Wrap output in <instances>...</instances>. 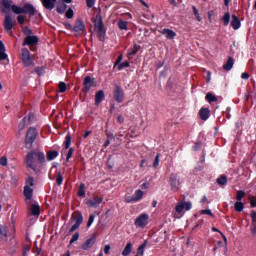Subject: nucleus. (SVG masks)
<instances>
[{"instance_id":"f3484780","label":"nucleus","mask_w":256,"mask_h":256,"mask_svg":"<svg viewBox=\"0 0 256 256\" xmlns=\"http://www.w3.org/2000/svg\"><path fill=\"white\" fill-rule=\"evenodd\" d=\"M94 101H95L96 106L101 105V103H103V101H105V91H103V90L97 91L95 94Z\"/></svg>"},{"instance_id":"13d9d810","label":"nucleus","mask_w":256,"mask_h":256,"mask_svg":"<svg viewBox=\"0 0 256 256\" xmlns=\"http://www.w3.org/2000/svg\"><path fill=\"white\" fill-rule=\"evenodd\" d=\"M93 221H95V215L91 214L88 218L87 227H91L93 225Z\"/></svg>"},{"instance_id":"72a5a7b5","label":"nucleus","mask_w":256,"mask_h":256,"mask_svg":"<svg viewBox=\"0 0 256 256\" xmlns=\"http://www.w3.org/2000/svg\"><path fill=\"white\" fill-rule=\"evenodd\" d=\"M128 67H131V64L129 63V61H124L117 65V70L123 71V69H127Z\"/></svg>"},{"instance_id":"c03bdc74","label":"nucleus","mask_w":256,"mask_h":256,"mask_svg":"<svg viewBox=\"0 0 256 256\" xmlns=\"http://www.w3.org/2000/svg\"><path fill=\"white\" fill-rule=\"evenodd\" d=\"M245 197V190H239L236 194L237 201H243V198Z\"/></svg>"},{"instance_id":"4468645a","label":"nucleus","mask_w":256,"mask_h":256,"mask_svg":"<svg viewBox=\"0 0 256 256\" xmlns=\"http://www.w3.org/2000/svg\"><path fill=\"white\" fill-rule=\"evenodd\" d=\"M141 199H143L142 190H136L133 196L126 198V203H137Z\"/></svg>"},{"instance_id":"393cba45","label":"nucleus","mask_w":256,"mask_h":256,"mask_svg":"<svg viewBox=\"0 0 256 256\" xmlns=\"http://www.w3.org/2000/svg\"><path fill=\"white\" fill-rule=\"evenodd\" d=\"M57 157H59V151L57 150H50L46 153L47 161H54V159H57Z\"/></svg>"},{"instance_id":"338daca9","label":"nucleus","mask_w":256,"mask_h":256,"mask_svg":"<svg viewBox=\"0 0 256 256\" xmlns=\"http://www.w3.org/2000/svg\"><path fill=\"white\" fill-rule=\"evenodd\" d=\"M64 26L68 31H73V25H71V23L65 22Z\"/></svg>"},{"instance_id":"f257e3e1","label":"nucleus","mask_w":256,"mask_h":256,"mask_svg":"<svg viewBox=\"0 0 256 256\" xmlns=\"http://www.w3.org/2000/svg\"><path fill=\"white\" fill-rule=\"evenodd\" d=\"M2 13L7 14L9 13V9H11L12 12L15 13V15H29V17H34L35 13H37V10L35 9V6H33L30 3H26L23 5V7H19L17 5H13L12 0H2Z\"/></svg>"},{"instance_id":"3c124183","label":"nucleus","mask_w":256,"mask_h":256,"mask_svg":"<svg viewBox=\"0 0 256 256\" xmlns=\"http://www.w3.org/2000/svg\"><path fill=\"white\" fill-rule=\"evenodd\" d=\"M22 33L24 35H28L29 36H32L33 35V30H31L29 27L25 26L23 29H22Z\"/></svg>"},{"instance_id":"2f4dec72","label":"nucleus","mask_w":256,"mask_h":256,"mask_svg":"<svg viewBox=\"0 0 256 256\" xmlns=\"http://www.w3.org/2000/svg\"><path fill=\"white\" fill-rule=\"evenodd\" d=\"M45 69V66H37L34 69V73H37L39 77H43V75H45Z\"/></svg>"},{"instance_id":"a19ab883","label":"nucleus","mask_w":256,"mask_h":256,"mask_svg":"<svg viewBox=\"0 0 256 256\" xmlns=\"http://www.w3.org/2000/svg\"><path fill=\"white\" fill-rule=\"evenodd\" d=\"M225 27H227V25H229V22L231 21V15L229 14V12H226L222 18Z\"/></svg>"},{"instance_id":"a18cd8bd","label":"nucleus","mask_w":256,"mask_h":256,"mask_svg":"<svg viewBox=\"0 0 256 256\" xmlns=\"http://www.w3.org/2000/svg\"><path fill=\"white\" fill-rule=\"evenodd\" d=\"M30 252H31V246L24 245L22 249V256H28Z\"/></svg>"},{"instance_id":"5701e85b","label":"nucleus","mask_w":256,"mask_h":256,"mask_svg":"<svg viewBox=\"0 0 256 256\" xmlns=\"http://www.w3.org/2000/svg\"><path fill=\"white\" fill-rule=\"evenodd\" d=\"M93 245H95V237L87 239L86 242L82 244V249L83 251H89Z\"/></svg>"},{"instance_id":"aec40b11","label":"nucleus","mask_w":256,"mask_h":256,"mask_svg":"<svg viewBox=\"0 0 256 256\" xmlns=\"http://www.w3.org/2000/svg\"><path fill=\"white\" fill-rule=\"evenodd\" d=\"M161 34L162 35H165L166 36V39H175V37H177V33H175V31L171 30V29H168V28H164L162 31H161Z\"/></svg>"},{"instance_id":"0e129e2a","label":"nucleus","mask_w":256,"mask_h":256,"mask_svg":"<svg viewBox=\"0 0 256 256\" xmlns=\"http://www.w3.org/2000/svg\"><path fill=\"white\" fill-rule=\"evenodd\" d=\"M0 165H2V167H7V157L0 158Z\"/></svg>"},{"instance_id":"ddd939ff","label":"nucleus","mask_w":256,"mask_h":256,"mask_svg":"<svg viewBox=\"0 0 256 256\" xmlns=\"http://www.w3.org/2000/svg\"><path fill=\"white\" fill-rule=\"evenodd\" d=\"M3 26L5 31H13L14 24H13V17H11V14L6 13Z\"/></svg>"},{"instance_id":"f8f14e48","label":"nucleus","mask_w":256,"mask_h":256,"mask_svg":"<svg viewBox=\"0 0 256 256\" xmlns=\"http://www.w3.org/2000/svg\"><path fill=\"white\" fill-rule=\"evenodd\" d=\"M73 31L74 33H77V35H83V33L85 32V22H83V20L81 19L76 20Z\"/></svg>"},{"instance_id":"9d476101","label":"nucleus","mask_w":256,"mask_h":256,"mask_svg":"<svg viewBox=\"0 0 256 256\" xmlns=\"http://www.w3.org/2000/svg\"><path fill=\"white\" fill-rule=\"evenodd\" d=\"M169 183L172 191H179V187H181V181L179 180V176L175 173H172L169 178Z\"/></svg>"},{"instance_id":"a211bd4d","label":"nucleus","mask_w":256,"mask_h":256,"mask_svg":"<svg viewBox=\"0 0 256 256\" xmlns=\"http://www.w3.org/2000/svg\"><path fill=\"white\" fill-rule=\"evenodd\" d=\"M211 115V110L209 108H201L199 111V117L202 121H207Z\"/></svg>"},{"instance_id":"473e14b6","label":"nucleus","mask_w":256,"mask_h":256,"mask_svg":"<svg viewBox=\"0 0 256 256\" xmlns=\"http://www.w3.org/2000/svg\"><path fill=\"white\" fill-rule=\"evenodd\" d=\"M234 209H235V211H237V213H241V211H243V209H245V204H243V202H241V201H237L234 204Z\"/></svg>"},{"instance_id":"7ed1b4c3","label":"nucleus","mask_w":256,"mask_h":256,"mask_svg":"<svg viewBox=\"0 0 256 256\" xmlns=\"http://www.w3.org/2000/svg\"><path fill=\"white\" fill-rule=\"evenodd\" d=\"M39 135V132L37 131V128L30 127L25 136V147L26 149H32L33 143L37 140V137Z\"/></svg>"},{"instance_id":"dca6fc26","label":"nucleus","mask_w":256,"mask_h":256,"mask_svg":"<svg viewBox=\"0 0 256 256\" xmlns=\"http://www.w3.org/2000/svg\"><path fill=\"white\" fill-rule=\"evenodd\" d=\"M41 3L44 9H47V11H53V9H55L57 0H41Z\"/></svg>"},{"instance_id":"412c9836","label":"nucleus","mask_w":256,"mask_h":256,"mask_svg":"<svg viewBox=\"0 0 256 256\" xmlns=\"http://www.w3.org/2000/svg\"><path fill=\"white\" fill-rule=\"evenodd\" d=\"M23 194L26 201H31L33 199V188L31 186H24Z\"/></svg>"},{"instance_id":"f03ea898","label":"nucleus","mask_w":256,"mask_h":256,"mask_svg":"<svg viewBox=\"0 0 256 256\" xmlns=\"http://www.w3.org/2000/svg\"><path fill=\"white\" fill-rule=\"evenodd\" d=\"M35 157H37L38 163L40 165H46L47 161L45 160V153L43 151L35 149L27 153L25 157L26 167L27 169H31L32 171H34V173H40L41 166L35 164Z\"/></svg>"},{"instance_id":"e2e57ef3","label":"nucleus","mask_w":256,"mask_h":256,"mask_svg":"<svg viewBox=\"0 0 256 256\" xmlns=\"http://www.w3.org/2000/svg\"><path fill=\"white\" fill-rule=\"evenodd\" d=\"M201 215H209L210 217H214L213 212L210 209L201 210Z\"/></svg>"},{"instance_id":"4be33fe9","label":"nucleus","mask_w":256,"mask_h":256,"mask_svg":"<svg viewBox=\"0 0 256 256\" xmlns=\"http://www.w3.org/2000/svg\"><path fill=\"white\" fill-rule=\"evenodd\" d=\"M30 212L34 217H39L41 215V206L39 204H31Z\"/></svg>"},{"instance_id":"de8ad7c7","label":"nucleus","mask_w":256,"mask_h":256,"mask_svg":"<svg viewBox=\"0 0 256 256\" xmlns=\"http://www.w3.org/2000/svg\"><path fill=\"white\" fill-rule=\"evenodd\" d=\"M75 16V12H73L72 8H69L66 13H65V17L66 19H73V17Z\"/></svg>"},{"instance_id":"603ef678","label":"nucleus","mask_w":256,"mask_h":256,"mask_svg":"<svg viewBox=\"0 0 256 256\" xmlns=\"http://www.w3.org/2000/svg\"><path fill=\"white\" fill-rule=\"evenodd\" d=\"M250 217L252 219L251 225H256V211L255 210H251Z\"/></svg>"},{"instance_id":"69168bd1","label":"nucleus","mask_w":256,"mask_h":256,"mask_svg":"<svg viewBox=\"0 0 256 256\" xmlns=\"http://www.w3.org/2000/svg\"><path fill=\"white\" fill-rule=\"evenodd\" d=\"M250 231H251L252 237H256V225L251 224Z\"/></svg>"},{"instance_id":"37998d69","label":"nucleus","mask_w":256,"mask_h":256,"mask_svg":"<svg viewBox=\"0 0 256 256\" xmlns=\"http://www.w3.org/2000/svg\"><path fill=\"white\" fill-rule=\"evenodd\" d=\"M66 10H67L66 4H62L60 6H57L56 8L57 13H59L60 15H63V13H65Z\"/></svg>"},{"instance_id":"cd10ccee","label":"nucleus","mask_w":256,"mask_h":256,"mask_svg":"<svg viewBox=\"0 0 256 256\" xmlns=\"http://www.w3.org/2000/svg\"><path fill=\"white\" fill-rule=\"evenodd\" d=\"M133 251V243L128 242L124 248V250L122 251V255L123 256H129L131 255V252Z\"/></svg>"},{"instance_id":"c85d7f7f","label":"nucleus","mask_w":256,"mask_h":256,"mask_svg":"<svg viewBox=\"0 0 256 256\" xmlns=\"http://www.w3.org/2000/svg\"><path fill=\"white\" fill-rule=\"evenodd\" d=\"M141 49V46L138 44H134L132 49H129L127 52L128 57H132L136 53H139V50Z\"/></svg>"},{"instance_id":"b1692460","label":"nucleus","mask_w":256,"mask_h":256,"mask_svg":"<svg viewBox=\"0 0 256 256\" xmlns=\"http://www.w3.org/2000/svg\"><path fill=\"white\" fill-rule=\"evenodd\" d=\"M231 27L235 31L241 27V20H239V17H237L235 14L232 15Z\"/></svg>"},{"instance_id":"8fccbe9b","label":"nucleus","mask_w":256,"mask_h":256,"mask_svg":"<svg viewBox=\"0 0 256 256\" xmlns=\"http://www.w3.org/2000/svg\"><path fill=\"white\" fill-rule=\"evenodd\" d=\"M248 200L250 201V207L255 208L256 207V197L254 195H250L248 197Z\"/></svg>"},{"instance_id":"6e6d98bb","label":"nucleus","mask_w":256,"mask_h":256,"mask_svg":"<svg viewBox=\"0 0 256 256\" xmlns=\"http://www.w3.org/2000/svg\"><path fill=\"white\" fill-rule=\"evenodd\" d=\"M160 156H161L160 154H157L155 159H154V162H153V168L154 169H157L159 167V157Z\"/></svg>"},{"instance_id":"680f3d73","label":"nucleus","mask_w":256,"mask_h":256,"mask_svg":"<svg viewBox=\"0 0 256 256\" xmlns=\"http://www.w3.org/2000/svg\"><path fill=\"white\" fill-rule=\"evenodd\" d=\"M73 148H69L67 156H66V161L67 163H69V159H71V157H73Z\"/></svg>"},{"instance_id":"423d86ee","label":"nucleus","mask_w":256,"mask_h":256,"mask_svg":"<svg viewBox=\"0 0 256 256\" xmlns=\"http://www.w3.org/2000/svg\"><path fill=\"white\" fill-rule=\"evenodd\" d=\"M95 29H97V37L99 41H105V24H103V18L99 17L98 22L94 24Z\"/></svg>"},{"instance_id":"6e6552de","label":"nucleus","mask_w":256,"mask_h":256,"mask_svg":"<svg viewBox=\"0 0 256 256\" xmlns=\"http://www.w3.org/2000/svg\"><path fill=\"white\" fill-rule=\"evenodd\" d=\"M113 98L117 103H121L125 100V91H123V88L117 84L114 86Z\"/></svg>"},{"instance_id":"0eeeda50","label":"nucleus","mask_w":256,"mask_h":256,"mask_svg":"<svg viewBox=\"0 0 256 256\" xmlns=\"http://www.w3.org/2000/svg\"><path fill=\"white\" fill-rule=\"evenodd\" d=\"M135 227H139L140 229H145L147 225H149V214L142 213L140 214L135 222H134Z\"/></svg>"},{"instance_id":"f704fd0d","label":"nucleus","mask_w":256,"mask_h":256,"mask_svg":"<svg viewBox=\"0 0 256 256\" xmlns=\"http://www.w3.org/2000/svg\"><path fill=\"white\" fill-rule=\"evenodd\" d=\"M184 209H185V203H183V202L178 203L175 207V211H176V213H178V215H181L183 213Z\"/></svg>"},{"instance_id":"79ce46f5","label":"nucleus","mask_w":256,"mask_h":256,"mask_svg":"<svg viewBox=\"0 0 256 256\" xmlns=\"http://www.w3.org/2000/svg\"><path fill=\"white\" fill-rule=\"evenodd\" d=\"M26 125H27V117H24V118L21 119V121L18 125L19 131H23V129H25Z\"/></svg>"},{"instance_id":"4c0bfd02","label":"nucleus","mask_w":256,"mask_h":256,"mask_svg":"<svg viewBox=\"0 0 256 256\" xmlns=\"http://www.w3.org/2000/svg\"><path fill=\"white\" fill-rule=\"evenodd\" d=\"M67 91V84L65 82H59L58 93H65Z\"/></svg>"},{"instance_id":"58836bf2","label":"nucleus","mask_w":256,"mask_h":256,"mask_svg":"<svg viewBox=\"0 0 256 256\" xmlns=\"http://www.w3.org/2000/svg\"><path fill=\"white\" fill-rule=\"evenodd\" d=\"M71 147V134H67L64 141V148L69 149Z\"/></svg>"},{"instance_id":"ea45409f","label":"nucleus","mask_w":256,"mask_h":256,"mask_svg":"<svg viewBox=\"0 0 256 256\" xmlns=\"http://www.w3.org/2000/svg\"><path fill=\"white\" fill-rule=\"evenodd\" d=\"M56 183L58 186L63 185V174H61V171L56 172Z\"/></svg>"},{"instance_id":"c756f323","label":"nucleus","mask_w":256,"mask_h":256,"mask_svg":"<svg viewBox=\"0 0 256 256\" xmlns=\"http://www.w3.org/2000/svg\"><path fill=\"white\" fill-rule=\"evenodd\" d=\"M205 99L208 101V103H217V101H219L217 96L213 95L211 92L206 94Z\"/></svg>"},{"instance_id":"6ab92c4d","label":"nucleus","mask_w":256,"mask_h":256,"mask_svg":"<svg viewBox=\"0 0 256 256\" xmlns=\"http://www.w3.org/2000/svg\"><path fill=\"white\" fill-rule=\"evenodd\" d=\"M9 235V227L0 226V241H7V237Z\"/></svg>"},{"instance_id":"49530a36","label":"nucleus","mask_w":256,"mask_h":256,"mask_svg":"<svg viewBox=\"0 0 256 256\" xmlns=\"http://www.w3.org/2000/svg\"><path fill=\"white\" fill-rule=\"evenodd\" d=\"M192 11H193L194 17L196 18V21L201 22V16L199 15V10H197V7L192 6Z\"/></svg>"},{"instance_id":"2eb2a0df","label":"nucleus","mask_w":256,"mask_h":256,"mask_svg":"<svg viewBox=\"0 0 256 256\" xmlns=\"http://www.w3.org/2000/svg\"><path fill=\"white\" fill-rule=\"evenodd\" d=\"M101 203H103V198L99 197H93V199L86 200V205L88 207H94V209H97Z\"/></svg>"},{"instance_id":"4d7b16f0","label":"nucleus","mask_w":256,"mask_h":256,"mask_svg":"<svg viewBox=\"0 0 256 256\" xmlns=\"http://www.w3.org/2000/svg\"><path fill=\"white\" fill-rule=\"evenodd\" d=\"M145 247H147V241H144V243L139 246L138 253H141V255H143V253H145L144 251Z\"/></svg>"},{"instance_id":"864d4df0","label":"nucleus","mask_w":256,"mask_h":256,"mask_svg":"<svg viewBox=\"0 0 256 256\" xmlns=\"http://www.w3.org/2000/svg\"><path fill=\"white\" fill-rule=\"evenodd\" d=\"M121 61H123V54H120L118 56V58L116 59V61L114 62V66H113V69H115L120 63Z\"/></svg>"},{"instance_id":"39448f33","label":"nucleus","mask_w":256,"mask_h":256,"mask_svg":"<svg viewBox=\"0 0 256 256\" xmlns=\"http://www.w3.org/2000/svg\"><path fill=\"white\" fill-rule=\"evenodd\" d=\"M22 63L24 67H35V62L33 61V58L31 57V52H29V49L23 48L22 51Z\"/></svg>"},{"instance_id":"9b49d317","label":"nucleus","mask_w":256,"mask_h":256,"mask_svg":"<svg viewBox=\"0 0 256 256\" xmlns=\"http://www.w3.org/2000/svg\"><path fill=\"white\" fill-rule=\"evenodd\" d=\"M39 43V37L32 35V36H26L24 38V41L22 43L23 47L28 45V47H35Z\"/></svg>"},{"instance_id":"7c9ffc66","label":"nucleus","mask_w":256,"mask_h":256,"mask_svg":"<svg viewBox=\"0 0 256 256\" xmlns=\"http://www.w3.org/2000/svg\"><path fill=\"white\" fill-rule=\"evenodd\" d=\"M117 25L120 31H129V27L127 26V21L120 19Z\"/></svg>"},{"instance_id":"5fc2aeb1","label":"nucleus","mask_w":256,"mask_h":256,"mask_svg":"<svg viewBox=\"0 0 256 256\" xmlns=\"http://www.w3.org/2000/svg\"><path fill=\"white\" fill-rule=\"evenodd\" d=\"M75 241H79V232H76V233L72 236V238H71V240H70V245H73V243H75Z\"/></svg>"},{"instance_id":"bb28decb","label":"nucleus","mask_w":256,"mask_h":256,"mask_svg":"<svg viewBox=\"0 0 256 256\" xmlns=\"http://www.w3.org/2000/svg\"><path fill=\"white\" fill-rule=\"evenodd\" d=\"M5 51V44L3 43V41L0 40V61H5V59H7L8 56Z\"/></svg>"},{"instance_id":"052dcab7","label":"nucleus","mask_w":256,"mask_h":256,"mask_svg":"<svg viewBox=\"0 0 256 256\" xmlns=\"http://www.w3.org/2000/svg\"><path fill=\"white\" fill-rule=\"evenodd\" d=\"M95 1L96 0H86V5H87L88 9H92V7L95 6Z\"/></svg>"},{"instance_id":"bf43d9fd","label":"nucleus","mask_w":256,"mask_h":256,"mask_svg":"<svg viewBox=\"0 0 256 256\" xmlns=\"http://www.w3.org/2000/svg\"><path fill=\"white\" fill-rule=\"evenodd\" d=\"M17 22L19 23V25H24L25 24V16L18 15L17 16Z\"/></svg>"},{"instance_id":"a878e982","label":"nucleus","mask_w":256,"mask_h":256,"mask_svg":"<svg viewBox=\"0 0 256 256\" xmlns=\"http://www.w3.org/2000/svg\"><path fill=\"white\" fill-rule=\"evenodd\" d=\"M233 65H235V60L233 57H229L227 62L223 65L224 71H231V69H233Z\"/></svg>"},{"instance_id":"09e8293b","label":"nucleus","mask_w":256,"mask_h":256,"mask_svg":"<svg viewBox=\"0 0 256 256\" xmlns=\"http://www.w3.org/2000/svg\"><path fill=\"white\" fill-rule=\"evenodd\" d=\"M34 183H35V179L33 178V176H28L26 178V186L33 187Z\"/></svg>"},{"instance_id":"1a4fd4ad","label":"nucleus","mask_w":256,"mask_h":256,"mask_svg":"<svg viewBox=\"0 0 256 256\" xmlns=\"http://www.w3.org/2000/svg\"><path fill=\"white\" fill-rule=\"evenodd\" d=\"M95 83H97V80H95V78H91V76H86L83 80L82 93H89V91H91V87H95Z\"/></svg>"},{"instance_id":"20e7f679","label":"nucleus","mask_w":256,"mask_h":256,"mask_svg":"<svg viewBox=\"0 0 256 256\" xmlns=\"http://www.w3.org/2000/svg\"><path fill=\"white\" fill-rule=\"evenodd\" d=\"M74 222L75 224L70 228L69 233H74V231H77V229L81 227L83 223V214L80 211H74L72 213L68 225H71V223Z\"/></svg>"},{"instance_id":"774afa93","label":"nucleus","mask_w":256,"mask_h":256,"mask_svg":"<svg viewBox=\"0 0 256 256\" xmlns=\"http://www.w3.org/2000/svg\"><path fill=\"white\" fill-rule=\"evenodd\" d=\"M191 207V202H184V209H186V211H190Z\"/></svg>"},{"instance_id":"e433bc0d","label":"nucleus","mask_w":256,"mask_h":256,"mask_svg":"<svg viewBox=\"0 0 256 256\" xmlns=\"http://www.w3.org/2000/svg\"><path fill=\"white\" fill-rule=\"evenodd\" d=\"M216 183L218 185H227V177L225 175H221L219 178L216 179Z\"/></svg>"},{"instance_id":"c9c22d12","label":"nucleus","mask_w":256,"mask_h":256,"mask_svg":"<svg viewBox=\"0 0 256 256\" xmlns=\"http://www.w3.org/2000/svg\"><path fill=\"white\" fill-rule=\"evenodd\" d=\"M78 197H85V183H81L78 188Z\"/></svg>"}]
</instances>
